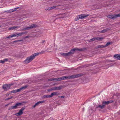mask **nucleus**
Segmentation results:
<instances>
[{"instance_id": "obj_1", "label": "nucleus", "mask_w": 120, "mask_h": 120, "mask_svg": "<svg viewBox=\"0 0 120 120\" xmlns=\"http://www.w3.org/2000/svg\"><path fill=\"white\" fill-rule=\"evenodd\" d=\"M39 54L38 53H35L30 56L27 57L26 59L24 61V63L26 64L29 63L34 58L35 56H38Z\"/></svg>"}, {"instance_id": "obj_2", "label": "nucleus", "mask_w": 120, "mask_h": 120, "mask_svg": "<svg viewBox=\"0 0 120 120\" xmlns=\"http://www.w3.org/2000/svg\"><path fill=\"white\" fill-rule=\"evenodd\" d=\"M81 76V74H79L75 75H73L71 76H63L64 80L65 79H71L75 78H77Z\"/></svg>"}, {"instance_id": "obj_3", "label": "nucleus", "mask_w": 120, "mask_h": 120, "mask_svg": "<svg viewBox=\"0 0 120 120\" xmlns=\"http://www.w3.org/2000/svg\"><path fill=\"white\" fill-rule=\"evenodd\" d=\"M24 103V102H23L21 103H17L15 104V105L11 106L10 107H9V108L8 109L10 110L13 109H17L18 108V107L22 105L23 103Z\"/></svg>"}, {"instance_id": "obj_4", "label": "nucleus", "mask_w": 120, "mask_h": 120, "mask_svg": "<svg viewBox=\"0 0 120 120\" xmlns=\"http://www.w3.org/2000/svg\"><path fill=\"white\" fill-rule=\"evenodd\" d=\"M37 26L35 24H32L29 26L27 27H25L23 29H20L19 31L26 30H29L33 28H36ZM19 31V30H18Z\"/></svg>"}, {"instance_id": "obj_5", "label": "nucleus", "mask_w": 120, "mask_h": 120, "mask_svg": "<svg viewBox=\"0 0 120 120\" xmlns=\"http://www.w3.org/2000/svg\"><path fill=\"white\" fill-rule=\"evenodd\" d=\"M89 16V15H85L84 14H81L80 15H78L76 16V17L75 19V21L79 20V19H81L85 18L86 17Z\"/></svg>"}, {"instance_id": "obj_6", "label": "nucleus", "mask_w": 120, "mask_h": 120, "mask_svg": "<svg viewBox=\"0 0 120 120\" xmlns=\"http://www.w3.org/2000/svg\"><path fill=\"white\" fill-rule=\"evenodd\" d=\"M27 87V85H26L23 86L19 89H17V90H14L11 91V93H16L22 90H23Z\"/></svg>"}, {"instance_id": "obj_7", "label": "nucleus", "mask_w": 120, "mask_h": 120, "mask_svg": "<svg viewBox=\"0 0 120 120\" xmlns=\"http://www.w3.org/2000/svg\"><path fill=\"white\" fill-rule=\"evenodd\" d=\"M107 17L114 19L118 17H120V13L116 15H109L107 16Z\"/></svg>"}, {"instance_id": "obj_8", "label": "nucleus", "mask_w": 120, "mask_h": 120, "mask_svg": "<svg viewBox=\"0 0 120 120\" xmlns=\"http://www.w3.org/2000/svg\"><path fill=\"white\" fill-rule=\"evenodd\" d=\"M25 108V106L23 107L18 112L16 113L15 115L17 116H19L22 114L23 113V111L24 110Z\"/></svg>"}, {"instance_id": "obj_9", "label": "nucleus", "mask_w": 120, "mask_h": 120, "mask_svg": "<svg viewBox=\"0 0 120 120\" xmlns=\"http://www.w3.org/2000/svg\"><path fill=\"white\" fill-rule=\"evenodd\" d=\"M11 85H8L6 84L3 85L2 86L3 88L5 90H7L9 89Z\"/></svg>"}, {"instance_id": "obj_10", "label": "nucleus", "mask_w": 120, "mask_h": 120, "mask_svg": "<svg viewBox=\"0 0 120 120\" xmlns=\"http://www.w3.org/2000/svg\"><path fill=\"white\" fill-rule=\"evenodd\" d=\"M61 89V87L60 86L54 87L49 89L48 90V91H51L54 90H60Z\"/></svg>"}, {"instance_id": "obj_11", "label": "nucleus", "mask_w": 120, "mask_h": 120, "mask_svg": "<svg viewBox=\"0 0 120 120\" xmlns=\"http://www.w3.org/2000/svg\"><path fill=\"white\" fill-rule=\"evenodd\" d=\"M103 39V38L102 37L100 38L95 37V38H93L89 40V42H91V41H93L96 40L100 41L101 40Z\"/></svg>"}, {"instance_id": "obj_12", "label": "nucleus", "mask_w": 120, "mask_h": 120, "mask_svg": "<svg viewBox=\"0 0 120 120\" xmlns=\"http://www.w3.org/2000/svg\"><path fill=\"white\" fill-rule=\"evenodd\" d=\"M75 50V49H74L71 50V51L68 52L67 53H65V56H69L73 54L74 53Z\"/></svg>"}, {"instance_id": "obj_13", "label": "nucleus", "mask_w": 120, "mask_h": 120, "mask_svg": "<svg viewBox=\"0 0 120 120\" xmlns=\"http://www.w3.org/2000/svg\"><path fill=\"white\" fill-rule=\"evenodd\" d=\"M44 102V101H39L37 102V103H36L33 106V108L35 107L36 106H38V105L40 103H42Z\"/></svg>"}, {"instance_id": "obj_14", "label": "nucleus", "mask_w": 120, "mask_h": 120, "mask_svg": "<svg viewBox=\"0 0 120 120\" xmlns=\"http://www.w3.org/2000/svg\"><path fill=\"white\" fill-rule=\"evenodd\" d=\"M114 58H117L118 60H120V54H117L115 55L114 56Z\"/></svg>"}, {"instance_id": "obj_15", "label": "nucleus", "mask_w": 120, "mask_h": 120, "mask_svg": "<svg viewBox=\"0 0 120 120\" xmlns=\"http://www.w3.org/2000/svg\"><path fill=\"white\" fill-rule=\"evenodd\" d=\"M58 7V6H55L49 8L48 9H46V10H51L53 9H54Z\"/></svg>"}, {"instance_id": "obj_16", "label": "nucleus", "mask_w": 120, "mask_h": 120, "mask_svg": "<svg viewBox=\"0 0 120 120\" xmlns=\"http://www.w3.org/2000/svg\"><path fill=\"white\" fill-rule=\"evenodd\" d=\"M58 94H57V93L56 92H54L52 93L51 95H50L51 98L53 96H57L58 95Z\"/></svg>"}, {"instance_id": "obj_17", "label": "nucleus", "mask_w": 120, "mask_h": 120, "mask_svg": "<svg viewBox=\"0 0 120 120\" xmlns=\"http://www.w3.org/2000/svg\"><path fill=\"white\" fill-rule=\"evenodd\" d=\"M100 108L101 109H103L104 108V107H103V106L102 105H96V108Z\"/></svg>"}, {"instance_id": "obj_18", "label": "nucleus", "mask_w": 120, "mask_h": 120, "mask_svg": "<svg viewBox=\"0 0 120 120\" xmlns=\"http://www.w3.org/2000/svg\"><path fill=\"white\" fill-rule=\"evenodd\" d=\"M109 30V29L108 28L104 29L103 30L101 31V33H105L107 31Z\"/></svg>"}, {"instance_id": "obj_19", "label": "nucleus", "mask_w": 120, "mask_h": 120, "mask_svg": "<svg viewBox=\"0 0 120 120\" xmlns=\"http://www.w3.org/2000/svg\"><path fill=\"white\" fill-rule=\"evenodd\" d=\"M25 32H23L22 33H19L18 34L17 33V37H18V36H22V35L23 34H25Z\"/></svg>"}, {"instance_id": "obj_20", "label": "nucleus", "mask_w": 120, "mask_h": 120, "mask_svg": "<svg viewBox=\"0 0 120 120\" xmlns=\"http://www.w3.org/2000/svg\"><path fill=\"white\" fill-rule=\"evenodd\" d=\"M19 8V7H17V8H15L11 10H10V12H13L15 11H16L17 9H18V8Z\"/></svg>"}, {"instance_id": "obj_21", "label": "nucleus", "mask_w": 120, "mask_h": 120, "mask_svg": "<svg viewBox=\"0 0 120 120\" xmlns=\"http://www.w3.org/2000/svg\"><path fill=\"white\" fill-rule=\"evenodd\" d=\"M50 96V95H44L43 96V98H51Z\"/></svg>"}, {"instance_id": "obj_22", "label": "nucleus", "mask_w": 120, "mask_h": 120, "mask_svg": "<svg viewBox=\"0 0 120 120\" xmlns=\"http://www.w3.org/2000/svg\"><path fill=\"white\" fill-rule=\"evenodd\" d=\"M104 45H99L97 46L96 47L95 49H97V48H104Z\"/></svg>"}, {"instance_id": "obj_23", "label": "nucleus", "mask_w": 120, "mask_h": 120, "mask_svg": "<svg viewBox=\"0 0 120 120\" xmlns=\"http://www.w3.org/2000/svg\"><path fill=\"white\" fill-rule=\"evenodd\" d=\"M58 81H60L64 80L63 76L60 78H57Z\"/></svg>"}, {"instance_id": "obj_24", "label": "nucleus", "mask_w": 120, "mask_h": 120, "mask_svg": "<svg viewBox=\"0 0 120 120\" xmlns=\"http://www.w3.org/2000/svg\"><path fill=\"white\" fill-rule=\"evenodd\" d=\"M15 26H13V27H9V28H8V30H13L14 29H15Z\"/></svg>"}, {"instance_id": "obj_25", "label": "nucleus", "mask_w": 120, "mask_h": 120, "mask_svg": "<svg viewBox=\"0 0 120 120\" xmlns=\"http://www.w3.org/2000/svg\"><path fill=\"white\" fill-rule=\"evenodd\" d=\"M12 38V35H10L8 36V37H7V38Z\"/></svg>"}, {"instance_id": "obj_26", "label": "nucleus", "mask_w": 120, "mask_h": 120, "mask_svg": "<svg viewBox=\"0 0 120 120\" xmlns=\"http://www.w3.org/2000/svg\"><path fill=\"white\" fill-rule=\"evenodd\" d=\"M110 44V42L107 43H106V45H105V46H104V47L108 46V45H109Z\"/></svg>"}, {"instance_id": "obj_27", "label": "nucleus", "mask_w": 120, "mask_h": 120, "mask_svg": "<svg viewBox=\"0 0 120 120\" xmlns=\"http://www.w3.org/2000/svg\"><path fill=\"white\" fill-rule=\"evenodd\" d=\"M12 37H17V33H15V34L12 35Z\"/></svg>"}, {"instance_id": "obj_28", "label": "nucleus", "mask_w": 120, "mask_h": 120, "mask_svg": "<svg viewBox=\"0 0 120 120\" xmlns=\"http://www.w3.org/2000/svg\"><path fill=\"white\" fill-rule=\"evenodd\" d=\"M15 26V28H19L21 27L20 26Z\"/></svg>"}, {"instance_id": "obj_29", "label": "nucleus", "mask_w": 120, "mask_h": 120, "mask_svg": "<svg viewBox=\"0 0 120 120\" xmlns=\"http://www.w3.org/2000/svg\"><path fill=\"white\" fill-rule=\"evenodd\" d=\"M22 41V40H15L13 41V42H18V41Z\"/></svg>"}, {"instance_id": "obj_30", "label": "nucleus", "mask_w": 120, "mask_h": 120, "mask_svg": "<svg viewBox=\"0 0 120 120\" xmlns=\"http://www.w3.org/2000/svg\"><path fill=\"white\" fill-rule=\"evenodd\" d=\"M75 49V50H79V51H82V49H77H77Z\"/></svg>"}, {"instance_id": "obj_31", "label": "nucleus", "mask_w": 120, "mask_h": 120, "mask_svg": "<svg viewBox=\"0 0 120 120\" xmlns=\"http://www.w3.org/2000/svg\"><path fill=\"white\" fill-rule=\"evenodd\" d=\"M61 55L63 56H65V53H61L60 54Z\"/></svg>"}, {"instance_id": "obj_32", "label": "nucleus", "mask_w": 120, "mask_h": 120, "mask_svg": "<svg viewBox=\"0 0 120 120\" xmlns=\"http://www.w3.org/2000/svg\"><path fill=\"white\" fill-rule=\"evenodd\" d=\"M104 103H103L104 104H105V105H107L108 104V102L107 101H103Z\"/></svg>"}, {"instance_id": "obj_33", "label": "nucleus", "mask_w": 120, "mask_h": 120, "mask_svg": "<svg viewBox=\"0 0 120 120\" xmlns=\"http://www.w3.org/2000/svg\"><path fill=\"white\" fill-rule=\"evenodd\" d=\"M104 103H103L104 104H105V105H107L108 104V102L107 101H103Z\"/></svg>"}, {"instance_id": "obj_34", "label": "nucleus", "mask_w": 120, "mask_h": 120, "mask_svg": "<svg viewBox=\"0 0 120 120\" xmlns=\"http://www.w3.org/2000/svg\"><path fill=\"white\" fill-rule=\"evenodd\" d=\"M4 60H0V63H2L3 64L4 63Z\"/></svg>"}, {"instance_id": "obj_35", "label": "nucleus", "mask_w": 120, "mask_h": 120, "mask_svg": "<svg viewBox=\"0 0 120 120\" xmlns=\"http://www.w3.org/2000/svg\"><path fill=\"white\" fill-rule=\"evenodd\" d=\"M104 103L103 101L102 102V105L103 106V107H104V108L105 106L106 105L105 104H104L103 103Z\"/></svg>"}, {"instance_id": "obj_36", "label": "nucleus", "mask_w": 120, "mask_h": 120, "mask_svg": "<svg viewBox=\"0 0 120 120\" xmlns=\"http://www.w3.org/2000/svg\"><path fill=\"white\" fill-rule=\"evenodd\" d=\"M8 60V59L7 58H5L4 60V62L6 61H7Z\"/></svg>"}, {"instance_id": "obj_37", "label": "nucleus", "mask_w": 120, "mask_h": 120, "mask_svg": "<svg viewBox=\"0 0 120 120\" xmlns=\"http://www.w3.org/2000/svg\"><path fill=\"white\" fill-rule=\"evenodd\" d=\"M53 79L54 81H58L57 78Z\"/></svg>"}, {"instance_id": "obj_38", "label": "nucleus", "mask_w": 120, "mask_h": 120, "mask_svg": "<svg viewBox=\"0 0 120 120\" xmlns=\"http://www.w3.org/2000/svg\"><path fill=\"white\" fill-rule=\"evenodd\" d=\"M12 98V97H11L10 98H7L6 99V100H9L11 99Z\"/></svg>"}, {"instance_id": "obj_39", "label": "nucleus", "mask_w": 120, "mask_h": 120, "mask_svg": "<svg viewBox=\"0 0 120 120\" xmlns=\"http://www.w3.org/2000/svg\"><path fill=\"white\" fill-rule=\"evenodd\" d=\"M112 101H108V104H109L110 103H111L112 102Z\"/></svg>"}, {"instance_id": "obj_40", "label": "nucleus", "mask_w": 120, "mask_h": 120, "mask_svg": "<svg viewBox=\"0 0 120 120\" xmlns=\"http://www.w3.org/2000/svg\"><path fill=\"white\" fill-rule=\"evenodd\" d=\"M53 79H54L53 78L51 79H49V81H54Z\"/></svg>"}, {"instance_id": "obj_41", "label": "nucleus", "mask_w": 120, "mask_h": 120, "mask_svg": "<svg viewBox=\"0 0 120 120\" xmlns=\"http://www.w3.org/2000/svg\"><path fill=\"white\" fill-rule=\"evenodd\" d=\"M60 98H64V96H60Z\"/></svg>"}, {"instance_id": "obj_42", "label": "nucleus", "mask_w": 120, "mask_h": 120, "mask_svg": "<svg viewBox=\"0 0 120 120\" xmlns=\"http://www.w3.org/2000/svg\"><path fill=\"white\" fill-rule=\"evenodd\" d=\"M29 36H26L25 38H29Z\"/></svg>"}, {"instance_id": "obj_43", "label": "nucleus", "mask_w": 120, "mask_h": 120, "mask_svg": "<svg viewBox=\"0 0 120 120\" xmlns=\"http://www.w3.org/2000/svg\"><path fill=\"white\" fill-rule=\"evenodd\" d=\"M9 94H8V93H7L6 94V95H7V96H8V95Z\"/></svg>"}, {"instance_id": "obj_44", "label": "nucleus", "mask_w": 120, "mask_h": 120, "mask_svg": "<svg viewBox=\"0 0 120 120\" xmlns=\"http://www.w3.org/2000/svg\"><path fill=\"white\" fill-rule=\"evenodd\" d=\"M114 61H111L110 60L109 61V62H114Z\"/></svg>"}, {"instance_id": "obj_45", "label": "nucleus", "mask_w": 120, "mask_h": 120, "mask_svg": "<svg viewBox=\"0 0 120 120\" xmlns=\"http://www.w3.org/2000/svg\"><path fill=\"white\" fill-rule=\"evenodd\" d=\"M43 41V43H44L45 41Z\"/></svg>"}, {"instance_id": "obj_46", "label": "nucleus", "mask_w": 120, "mask_h": 120, "mask_svg": "<svg viewBox=\"0 0 120 120\" xmlns=\"http://www.w3.org/2000/svg\"><path fill=\"white\" fill-rule=\"evenodd\" d=\"M60 96H58V97L59 98H60Z\"/></svg>"}, {"instance_id": "obj_47", "label": "nucleus", "mask_w": 120, "mask_h": 120, "mask_svg": "<svg viewBox=\"0 0 120 120\" xmlns=\"http://www.w3.org/2000/svg\"><path fill=\"white\" fill-rule=\"evenodd\" d=\"M8 105H6V106H8Z\"/></svg>"}, {"instance_id": "obj_48", "label": "nucleus", "mask_w": 120, "mask_h": 120, "mask_svg": "<svg viewBox=\"0 0 120 120\" xmlns=\"http://www.w3.org/2000/svg\"><path fill=\"white\" fill-rule=\"evenodd\" d=\"M83 110H84V108H83Z\"/></svg>"}, {"instance_id": "obj_49", "label": "nucleus", "mask_w": 120, "mask_h": 120, "mask_svg": "<svg viewBox=\"0 0 120 120\" xmlns=\"http://www.w3.org/2000/svg\"><path fill=\"white\" fill-rule=\"evenodd\" d=\"M1 27V26L0 25V27Z\"/></svg>"}]
</instances>
